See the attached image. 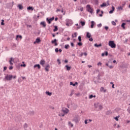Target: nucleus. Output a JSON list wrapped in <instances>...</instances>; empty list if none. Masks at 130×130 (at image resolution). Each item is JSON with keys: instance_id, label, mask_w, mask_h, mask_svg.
<instances>
[{"instance_id": "nucleus-1", "label": "nucleus", "mask_w": 130, "mask_h": 130, "mask_svg": "<svg viewBox=\"0 0 130 130\" xmlns=\"http://www.w3.org/2000/svg\"><path fill=\"white\" fill-rule=\"evenodd\" d=\"M94 106L95 107V108H98V107H99L100 110L103 109V106H102V105L100 104V103H99V102L94 103Z\"/></svg>"}, {"instance_id": "nucleus-2", "label": "nucleus", "mask_w": 130, "mask_h": 130, "mask_svg": "<svg viewBox=\"0 0 130 130\" xmlns=\"http://www.w3.org/2000/svg\"><path fill=\"white\" fill-rule=\"evenodd\" d=\"M87 8V11L88 12V13H90V14H93V12H94V9L91 7V6L90 5H87L86 6Z\"/></svg>"}, {"instance_id": "nucleus-3", "label": "nucleus", "mask_w": 130, "mask_h": 130, "mask_svg": "<svg viewBox=\"0 0 130 130\" xmlns=\"http://www.w3.org/2000/svg\"><path fill=\"white\" fill-rule=\"evenodd\" d=\"M109 45L111 47V48H115L116 47V45L114 43V41H110L109 42Z\"/></svg>"}, {"instance_id": "nucleus-4", "label": "nucleus", "mask_w": 130, "mask_h": 130, "mask_svg": "<svg viewBox=\"0 0 130 130\" xmlns=\"http://www.w3.org/2000/svg\"><path fill=\"white\" fill-rule=\"evenodd\" d=\"M80 116L77 115L74 118L73 121H75V122H76V123H78V122H79V121H80Z\"/></svg>"}, {"instance_id": "nucleus-5", "label": "nucleus", "mask_w": 130, "mask_h": 130, "mask_svg": "<svg viewBox=\"0 0 130 130\" xmlns=\"http://www.w3.org/2000/svg\"><path fill=\"white\" fill-rule=\"evenodd\" d=\"M5 80H7V81H12V79H13V75L7 74L5 76Z\"/></svg>"}, {"instance_id": "nucleus-6", "label": "nucleus", "mask_w": 130, "mask_h": 130, "mask_svg": "<svg viewBox=\"0 0 130 130\" xmlns=\"http://www.w3.org/2000/svg\"><path fill=\"white\" fill-rule=\"evenodd\" d=\"M54 20V17H52L51 18H47L46 21L48 22V24H51V22H52Z\"/></svg>"}, {"instance_id": "nucleus-7", "label": "nucleus", "mask_w": 130, "mask_h": 130, "mask_svg": "<svg viewBox=\"0 0 130 130\" xmlns=\"http://www.w3.org/2000/svg\"><path fill=\"white\" fill-rule=\"evenodd\" d=\"M22 38H23V37H22L21 35H16V40H17V41H19V40H21Z\"/></svg>"}, {"instance_id": "nucleus-8", "label": "nucleus", "mask_w": 130, "mask_h": 130, "mask_svg": "<svg viewBox=\"0 0 130 130\" xmlns=\"http://www.w3.org/2000/svg\"><path fill=\"white\" fill-rule=\"evenodd\" d=\"M40 25L42 26L43 28H45L46 27V22H45V21H42L40 23Z\"/></svg>"}, {"instance_id": "nucleus-9", "label": "nucleus", "mask_w": 130, "mask_h": 130, "mask_svg": "<svg viewBox=\"0 0 130 130\" xmlns=\"http://www.w3.org/2000/svg\"><path fill=\"white\" fill-rule=\"evenodd\" d=\"M56 41H57V40H56V39H54V40H52V41H51L52 44H54V45H55V46H57L58 44H57V43L56 42Z\"/></svg>"}, {"instance_id": "nucleus-10", "label": "nucleus", "mask_w": 130, "mask_h": 130, "mask_svg": "<svg viewBox=\"0 0 130 130\" xmlns=\"http://www.w3.org/2000/svg\"><path fill=\"white\" fill-rule=\"evenodd\" d=\"M50 69V65L49 64H48L46 66V67L45 68V70L46 72H49V69Z\"/></svg>"}, {"instance_id": "nucleus-11", "label": "nucleus", "mask_w": 130, "mask_h": 130, "mask_svg": "<svg viewBox=\"0 0 130 130\" xmlns=\"http://www.w3.org/2000/svg\"><path fill=\"white\" fill-rule=\"evenodd\" d=\"M66 21L68 22L69 25H70V26H72V25L74 24V22H73V20L71 19H67Z\"/></svg>"}, {"instance_id": "nucleus-12", "label": "nucleus", "mask_w": 130, "mask_h": 130, "mask_svg": "<svg viewBox=\"0 0 130 130\" xmlns=\"http://www.w3.org/2000/svg\"><path fill=\"white\" fill-rule=\"evenodd\" d=\"M34 69L38 68V70H40L41 69V66L39 64H36L34 66Z\"/></svg>"}, {"instance_id": "nucleus-13", "label": "nucleus", "mask_w": 130, "mask_h": 130, "mask_svg": "<svg viewBox=\"0 0 130 130\" xmlns=\"http://www.w3.org/2000/svg\"><path fill=\"white\" fill-rule=\"evenodd\" d=\"M41 42V40H40V38H38L36 39V41L34 42V44H36V43H40Z\"/></svg>"}, {"instance_id": "nucleus-14", "label": "nucleus", "mask_w": 130, "mask_h": 130, "mask_svg": "<svg viewBox=\"0 0 130 130\" xmlns=\"http://www.w3.org/2000/svg\"><path fill=\"white\" fill-rule=\"evenodd\" d=\"M40 64L41 66H42V67H44V64H45V60H41Z\"/></svg>"}, {"instance_id": "nucleus-15", "label": "nucleus", "mask_w": 130, "mask_h": 130, "mask_svg": "<svg viewBox=\"0 0 130 130\" xmlns=\"http://www.w3.org/2000/svg\"><path fill=\"white\" fill-rule=\"evenodd\" d=\"M14 61H15V59H14L13 57L10 58L9 62H10L11 66H13V62H14ZM12 61H13V62Z\"/></svg>"}, {"instance_id": "nucleus-16", "label": "nucleus", "mask_w": 130, "mask_h": 130, "mask_svg": "<svg viewBox=\"0 0 130 130\" xmlns=\"http://www.w3.org/2000/svg\"><path fill=\"white\" fill-rule=\"evenodd\" d=\"M115 10V8H114V6H112V10H111L109 11V14H112L113 13V12H114V10Z\"/></svg>"}, {"instance_id": "nucleus-17", "label": "nucleus", "mask_w": 130, "mask_h": 130, "mask_svg": "<svg viewBox=\"0 0 130 130\" xmlns=\"http://www.w3.org/2000/svg\"><path fill=\"white\" fill-rule=\"evenodd\" d=\"M62 112H63V113H66L67 114V113L69 112V109L67 108L62 109Z\"/></svg>"}, {"instance_id": "nucleus-18", "label": "nucleus", "mask_w": 130, "mask_h": 130, "mask_svg": "<svg viewBox=\"0 0 130 130\" xmlns=\"http://www.w3.org/2000/svg\"><path fill=\"white\" fill-rule=\"evenodd\" d=\"M110 114H112V111L111 110L107 111L106 113V115H110Z\"/></svg>"}, {"instance_id": "nucleus-19", "label": "nucleus", "mask_w": 130, "mask_h": 130, "mask_svg": "<svg viewBox=\"0 0 130 130\" xmlns=\"http://www.w3.org/2000/svg\"><path fill=\"white\" fill-rule=\"evenodd\" d=\"M17 7L19 10H23L24 9V7H23L21 4L18 5Z\"/></svg>"}, {"instance_id": "nucleus-20", "label": "nucleus", "mask_w": 130, "mask_h": 130, "mask_svg": "<svg viewBox=\"0 0 130 130\" xmlns=\"http://www.w3.org/2000/svg\"><path fill=\"white\" fill-rule=\"evenodd\" d=\"M70 85L75 87L76 85H78V82H76L75 83H73V82H70Z\"/></svg>"}, {"instance_id": "nucleus-21", "label": "nucleus", "mask_w": 130, "mask_h": 130, "mask_svg": "<svg viewBox=\"0 0 130 130\" xmlns=\"http://www.w3.org/2000/svg\"><path fill=\"white\" fill-rule=\"evenodd\" d=\"M101 8H104V7H107V4L106 3H104L102 5H101Z\"/></svg>"}, {"instance_id": "nucleus-22", "label": "nucleus", "mask_w": 130, "mask_h": 130, "mask_svg": "<svg viewBox=\"0 0 130 130\" xmlns=\"http://www.w3.org/2000/svg\"><path fill=\"white\" fill-rule=\"evenodd\" d=\"M65 67L66 68L67 71H71V69H72V67L69 66L68 65H66Z\"/></svg>"}, {"instance_id": "nucleus-23", "label": "nucleus", "mask_w": 130, "mask_h": 130, "mask_svg": "<svg viewBox=\"0 0 130 130\" xmlns=\"http://www.w3.org/2000/svg\"><path fill=\"white\" fill-rule=\"evenodd\" d=\"M94 25H95V22L94 21H91V25H90V28H94Z\"/></svg>"}, {"instance_id": "nucleus-24", "label": "nucleus", "mask_w": 130, "mask_h": 130, "mask_svg": "<svg viewBox=\"0 0 130 130\" xmlns=\"http://www.w3.org/2000/svg\"><path fill=\"white\" fill-rule=\"evenodd\" d=\"M86 37L87 38H91V34H90V32H87L86 33Z\"/></svg>"}, {"instance_id": "nucleus-25", "label": "nucleus", "mask_w": 130, "mask_h": 130, "mask_svg": "<svg viewBox=\"0 0 130 130\" xmlns=\"http://www.w3.org/2000/svg\"><path fill=\"white\" fill-rule=\"evenodd\" d=\"M27 10L28 11H33V10H34V8H33L32 7L29 6L27 7Z\"/></svg>"}, {"instance_id": "nucleus-26", "label": "nucleus", "mask_w": 130, "mask_h": 130, "mask_svg": "<svg viewBox=\"0 0 130 130\" xmlns=\"http://www.w3.org/2000/svg\"><path fill=\"white\" fill-rule=\"evenodd\" d=\"M94 46H95V47L99 48V47H100L101 46H102V44H100L98 45V44L96 43V44H94Z\"/></svg>"}, {"instance_id": "nucleus-27", "label": "nucleus", "mask_w": 130, "mask_h": 130, "mask_svg": "<svg viewBox=\"0 0 130 130\" xmlns=\"http://www.w3.org/2000/svg\"><path fill=\"white\" fill-rule=\"evenodd\" d=\"M54 29H53V32H56L57 30H58V28L57 27V26H54Z\"/></svg>"}, {"instance_id": "nucleus-28", "label": "nucleus", "mask_w": 130, "mask_h": 130, "mask_svg": "<svg viewBox=\"0 0 130 130\" xmlns=\"http://www.w3.org/2000/svg\"><path fill=\"white\" fill-rule=\"evenodd\" d=\"M46 94L48 95V96H51L52 95V92H50L49 91H46Z\"/></svg>"}, {"instance_id": "nucleus-29", "label": "nucleus", "mask_w": 130, "mask_h": 130, "mask_svg": "<svg viewBox=\"0 0 130 130\" xmlns=\"http://www.w3.org/2000/svg\"><path fill=\"white\" fill-rule=\"evenodd\" d=\"M125 25H126V23H124V22H123L121 24V27L122 28H123V29H125Z\"/></svg>"}, {"instance_id": "nucleus-30", "label": "nucleus", "mask_w": 130, "mask_h": 130, "mask_svg": "<svg viewBox=\"0 0 130 130\" xmlns=\"http://www.w3.org/2000/svg\"><path fill=\"white\" fill-rule=\"evenodd\" d=\"M101 91H104V93H106V89H104V87H101Z\"/></svg>"}, {"instance_id": "nucleus-31", "label": "nucleus", "mask_w": 130, "mask_h": 130, "mask_svg": "<svg viewBox=\"0 0 130 130\" xmlns=\"http://www.w3.org/2000/svg\"><path fill=\"white\" fill-rule=\"evenodd\" d=\"M119 117H120V115H118V116H116V117L114 118V119H115V120H116V121H118V118H119Z\"/></svg>"}, {"instance_id": "nucleus-32", "label": "nucleus", "mask_w": 130, "mask_h": 130, "mask_svg": "<svg viewBox=\"0 0 130 130\" xmlns=\"http://www.w3.org/2000/svg\"><path fill=\"white\" fill-rule=\"evenodd\" d=\"M106 66H107V67H108L110 69H113V66H109V65L108 64V63H106Z\"/></svg>"}, {"instance_id": "nucleus-33", "label": "nucleus", "mask_w": 130, "mask_h": 130, "mask_svg": "<svg viewBox=\"0 0 130 130\" xmlns=\"http://www.w3.org/2000/svg\"><path fill=\"white\" fill-rule=\"evenodd\" d=\"M66 49H69L70 48V45H66L64 46Z\"/></svg>"}, {"instance_id": "nucleus-34", "label": "nucleus", "mask_w": 130, "mask_h": 130, "mask_svg": "<svg viewBox=\"0 0 130 130\" xmlns=\"http://www.w3.org/2000/svg\"><path fill=\"white\" fill-rule=\"evenodd\" d=\"M100 77H101V74H99L98 76L96 77L97 80H101V79H100Z\"/></svg>"}, {"instance_id": "nucleus-35", "label": "nucleus", "mask_w": 130, "mask_h": 130, "mask_svg": "<svg viewBox=\"0 0 130 130\" xmlns=\"http://www.w3.org/2000/svg\"><path fill=\"white\" fill-rule=\"evenodd\" d=\"M80 23H81V25L85 26L86 22H85V21H81Z\"/></svg>"}, {"instance_id": "nucleus-36", "label": "nucleus", "mask_w": 130, "mask_h": 130, "mask_svg": "<svg viewBox=\"0 0 130 130\" xmlns=\"http://www.w3.org/2000/svg\"><path fill=\"white\" fill-rule=\"evenodd\" d=\"M78 40H79V42H82V37L81 36H79L78 37Z\"/></svg>"}, {"instance_id": "nucleus-37", "label": "nucleus", "mask_w": 130, "mask_h": 130, "mask_svg": "<svg viewBox=\"0 0 130 130\" xmlns=\"http://www.w3.org/2000/svg\"><path fill=\"white\" fill-rule=\"evenodd\" d=\"M77 45H78L79 46H83V43L81 42H79L77 43Z\"/></svg>"}, {"instance_id": "nucleus-38", "label": "nucleus", "mask_w": 130, "mask_h": 130, "mask_svg": "<svg viewBox=\"0 0 130 130\" xmlns=\"http://www.w3.org/2000/svg\"><path fill=\"white\" fill-rule=\"evenodd\" d=\"M34 111H30L29 112V114H30V115H34Z\"/></svg>"}, {"instance_id": "nucleus-39", "label": "nucleus", "mask_w": 130, "mask_h": 130, "mask_svg": "<svg viewBox=\"0 0 130 130\" xmlns=\"http://www.w3.org/2000/svg\"><path fill=\"white\" fill-rule=\"evenodd\" d=\"M72 37L73 38H74V37H77V32H75L74 35H72Z\"/></svg>"}, {"instance_id": "nucleus-40", "label": "nucleus", "mask_w": 130, "mask_h": 130, "mask_svg": "<svg viewBox=\"0 0 130 130\" xmlns=\"http://www.w3.org/2000/svg\"><path fill=\"white\" fill-rule=\"evenodd\" d=\"M5 22V20L2 19V22H1L2 26H4V25H5V22Z\"/></svg>"}, {"instance_id": "nucleus-41", "label": "nucleus", "mask_w": 130, "mask_h": 130, "mask_svg": "<svg viewBox=\"0 0 130 130\" xmlns=\"http://www.w3.org/2000/svg\"><path fill=\"white\" fill-rule=\"evenodd\" d=\"M69 125H71V127H73V126H74V124H73V123H72V122H69Z\"/></svg>"}, {"instance_id": "nucleus-42", "label": "nucleus", "mask_w": 130, "mask_h": 130, "mask_svg": "<svg viewBox=\"0 0 130 130\" xmlns=\"http://www.w3.org/2000/svg\"><path fill=\"white\" fill-rule=\"evenodd\" d=\"M74 95V90H72L71 94H70V97H72Z\"/></svg>"}, {"instance_id": "nucleus-43", "label": "nucleus", "mask_w": 130, "mask_h": 130, "mask_svg": "<svg viewBox=\"0 0 130 130\" xmlns=\"http://www.w3.org/2000/svg\"><path fill=\"white\" fill-rule=\"evenodd\" d=\"M115 111L118 112V111H119L120 110H121V109L119 108H118L115 109Z\"/></svg>"}, {"instance_id": "nucleus-44", "label": "nucleus", "mask_w": 130, "mask_h": 130, "mask_svg": "<svg viewBox=\"0 0 130 130\" xmlns=\"http://www.w3.org/2000/svg\"><path fill=\"white\" fill-rule=\"evenodd\" d=\"M27 127H28V124L27 123H25L24 125V128H27Z\"/></svg>"}, {"instance_id": "nucleus-45", "label": "nucleus", "mask_w": 130, "mask_h": 130, "mask_svg": "<svg viewBox=\"0 0 130 130\" xmlns=\"http://www.w3.org/2000/svg\"><path fill=\"white\" fill-rule=\"evenodd\" d=\"M112 24L113 25V26H116V23H115L114 21H112Z\"/></svg>"}, {"instance_id": "nucleus-46", "label": "nucleus", "mask_w": 130, "mask_h": 130, "mask_svg": "<svg viewBox=\"0 0 130 130\" xmlns=\"http://www.w3.org/2000/svg\"><path fill=\"white\" fill-rule=\"evenodd\" d=\"M84 123L85 124H88V123H89V122H88V120H87V119L85 120Z\"/></svg>"}, {"instance_id": "nucleus-47", "label": "nucleus", "mask_w": 130, "mask_h": 130, "mask_svg": "<svg viewBox=\"0 0 130 130\" xmlns=\"http://www.w3.org/2000/svg\"><path fill=\"white\" fill-rule=\"evenodd\" d=\"M127 111L130 114V106L127 108Z\"/></svg>"}, {"instance_id": "nucleus-48", "label": "nucleus", "mask_w": 130, "mask_h": 130, "mask_svg": "<svg viewBox=\"0 0 130 130\" xmlns=\"http://www.w3.org/2000/svg\"><path fill=\"white\" fill-rule=\"evenodd\" d=\"M101 13H102V14H99L100 17H103V15H102V14H103V13H104V12H103V11H102Z\"/></svg>"}, {"instance_id": "nucleus-49", "label": "nucleus", "mask_w": 130, "mask_h": 130, "mask_svg": "<svg viewBox=\"0 0 130 130\" xmlns=\"http://www.w3.org/2000/svg\"><path fill=\"white\" fill-rule=\"evenodd\" d=\"M102 24L100 23L99 24H98V27L99 28H101V27H102Z\"/></svg>"}, {"instance_id": "nucleus-50", "label": "nucleus", "mask_w": 130, "mask_h": 130, "mask_svg": "<svg viewBox=\"0 0 130 130\" xmlns=\"http://www.w3.org/2000/svg\"><path fill=\"white\" fill-rule=\"evenodd\" d=\"M118 10H123L122 6H120L118 7Z\"/></svg>"}, {"instance_id": "nucleus-51", "label": "nucleus", "mask_w": 130, "mask_h": 130, "mask_svg": "<svg viewBox=\"0 0 130 130\" xmlns=\"http://www.w3.org/2000/svg\"><path fill=\"white\" fill-rule=\"evenodd\" d=\"M57 61L58 63V64H60L61 63V62H60V60L59 59L57 60Z\"/></svg>"}, {"instance_id": "nucleus-52", "label": "nucleus", "mask_w": 130, "mask_h": 130, "mask_svg": "<svg viewBox=\"0 0 130 130\" xmlns=\"http://www.w3.org/2000/svg\"><path fill=\"white\" fill-rule=\"evenodd\" d=\"M98 66H102V63H101V62H99L98 63Z\"/></svg>"}, {"instance_id": "nucleus-53", "label": "nucleus", "mask_w": 130, "mask_h": 130, "mask_svg": "<svg viewBox=\"0 0 130 130\" xmlns=\"http://www.w3.org/2000/svg\"><path fill=\"white\" fill-rule=\"evenodd\" d=\"M93 94L90 95L89 96V99H92V98H93Z\"/></svg>"}, {"instance_id": "nucleus-54", "label": "nucleus", "mask_w": 130, "mask_h": 130, "mask_svg": "<svg viewBox=\"0 0 130 130\" xmlns=\"http://www.w3.org/2000/svg\"><path fill=\"white\" fill-rule=\"evenodd\" d=\"M105 55H106V56H107V55H108V51H105Z\"/></svg>"}, {"instance_id": "nucleus-55", "label": "nucleus", "mask_w": 130, "mask_h": 130, "mask_svg": "<svg viewBox=\"0 0 130 130\" xmlns=\"http://www.w3.org/2000/svg\"><path fill=\"white\" fill-rule=\"evenodd\" d=\"M110 6V4L109 3V1H107V6Z\"/></svg>"}, {"instance_id": "nucleus-56", "label": "nucleus", "mask_w": 130, "mask_h": 130, "mask_svg": "<svg viewBox=\"0 0 130 130\" xmlns=\"http://www.w3.org/2000/svg\"><path fill=\"white\" fill-rule=\"evenodd\" d=\"M105 30H106V31H107V30H108V29H109V27H108V26H105Z\"/></svg>"}, {"instance_id": "nucleus-57", "label": "nucleus", "mask_w": 130, "mask_h": 130, "mask_svg": "<svg viewBox=\"0 0 130 130\" xmlns=\"http://www.w3.org/2000/svg\"><path fill=\"white\" fill-rule=\"evenodd\" d=\"M66 26H71V25L68 23V22L66 21Z\"/></svg>"}, {"instance_id": "nucleus-58", "label": "nucleus", "mask_w": 130, "mask_h": 130, "mask_svg": "<svg viewBox=\"0 0 130 130\" xmlns=\"http://www.w3.org/2000/svg\"><path fill=\"white\" fill-rule=\"evenodd\" d=\"M71 45L72 47H74V46H75V44H74V43H71Z\"/></svg>"}, {"instance_id": "nucleus-59", "label": "nucleus", "mask_w": 130, "mask_h": 130, "mask_svg": "<svg viewBox=\"0 0 130 130\" xmlns=\"http://www.w3.org/2000/svg\"><path fill=\"white\" fill-rule=\"evenodd\" d=\"M58 51H59V50H58V48H57L55 49V52H58Z\"/></svg>"}, {"instance_id": "nucleus-60", "label": "nucleus", "mask_w": 130, "mask_h": 130, "mask_svg": "<svg viewBox=\"0 0 130 130\" xmlns=\"http://www.w3.org/2000/svg\"><path fill=\"white\" fill-rule=\"evenodd\" d=\"M5 71H7V67H4V70H3V71L5 72Z\"/></svg>"}, {"instance_id": "nucleus-61", "label": "nucleus", "mask_w": 130, "mask_h": 130, "mask_svg": "<svg viewBox=\"0 0 130 130\" xmlns=\"http://www.w3.org/2000/svg\"><path fill=\"white\" fill-rule=\"evenodd\" d=\"M21 67H23L24 68H25L26 67V64H21Z\"/></svg>"}, {"instance_id": "nucleus-62", "label": "nucleus", "mask_w": 130, "mask_h": 130, "mask_svg": "<svg viewBox=\"0 0 130 130\" xmlns=\"http://www.w3.org/2000/svg\"><path fill=\"white\" fill-rule=\"evenodd\" d=\"M13 69H14V67H13V66H10V67H9V70H13Z\"/></svg>"}, {"instance_id": "nucleus-63", "label": "nucleus", "mask_w": 130, "mask_h": 130, "mask_svg": "<svg viewBox=\"0 0 130 130\" xmlns=\"http://www.w3.org/2000/svg\"><path fill=\"white\" fill-rule=\"evenodd\" d=\"M83 55H85V56H87V55H88V53L85 52V53H83Z\"/></svg>"}, {"instance_id": "nucleus-64", "label": "nucleus", "mask_w": 130, "mask_h": 130, "mask_svg": "<svg viewBox=\"0 0 130 130\" xmlns=\"http://www.w3.org/2000/svg\"><path fill=\"white\" fill-rule=\"evenodd\" d=\"M88 39H89V41H91V42L93 41V38H88Z\"/></svg>"}]
</instances>
